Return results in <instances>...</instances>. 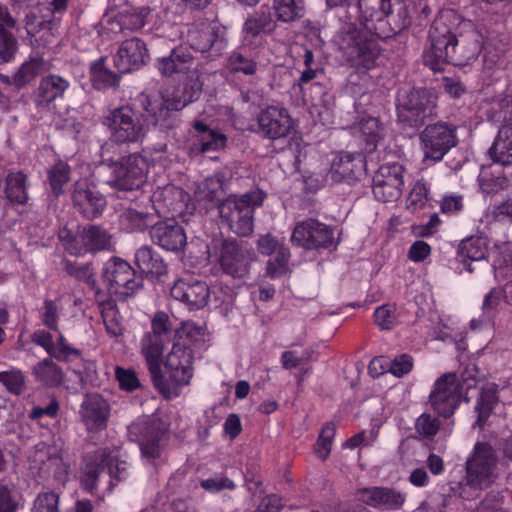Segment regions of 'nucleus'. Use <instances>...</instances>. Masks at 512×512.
Returning <instances> with one entry per match:
<instances>
[{
    "instance_id": "bb28decb",
    "label": "nucleus",
    "mask_w": 512,
    "mask_h": 512,
    "mask_svg": "<svg viewBox=\"0 0 512 512\" xmlns=\"http://www.w3.org/2000/svg\"><path fill=\"white\" fill-rule=\"evenodd\" d=\"M193 66L194 57L190 48L182 45L172 48L168 55L159 56L157 59V68L163 76L187 73Z\"/></svg>"
},
{
    "instance_id": "4be33fe9",
    "label": "nucleus",
    "mask_w": 512,
    "mask_h": 512,
    "mask_svg": "<svg viewBox=\"0 0 512 512\" xmlns=\"http://www.w3.org/2000/svg\"><path fill=\"white\" fill-rule=\"evenodd\" d=\"M188 41L190 48L201 53H210L212 58L222 55L227 46L224 28L217 24L189 30Z\"/></svg>"
},
{
    "instance_id": "69168bd1",
    "label": "nucleus",
    "mask_w": 512,
    "mask_h": 512,
    "mask_svg": "<svg viewBox=\"0 0 512 512\" xmlns=\"http://www.w3.org/2000/svg\"><path fill=\"white\" fill-rule=\"evenodd\" d=\"M150 13V7H140L136 12L126 17V24L131 30H139L146 25V19Z\"/></svg>"
},
{
    "instance_id": "ddd939ff",
    "label": "nucleus",
    "mask_w": 512,
    "mask_h": 512,
    "mask_svg": "<svg viewBox=\"0 0 512 512\" xmlns=\"http://www.w3.org/2000/svg\"><path fill=\"white\" fill-rule=\"evenodd\" d=\"M424 160L438 162L457 144L456 127L445 122L427 125L420 134Z\"/></svg>"
},
{
    "instance_id": "dca6fc26",
    "label": "nucleus",
    "mask_w": 512,
    "mask_h": 512,
    "mask_svg": "<svg viewBox=\"0 0 512 512\" xmlns=\"http://www.w3.org/2000/svg\"><path fill=\"white\" fill-rule=\"evenodd\" d=\"M293 245L306 250L328 249L335 246L334 231L329 226L315 220L307 219L299 222L291 235Z\"/></svg>"
},
{
    "instance_id": "052dcab7",
    "label": "nucleus",
    "mask_w": 512,
    "mask_h": 512,
    "mask_svg": "<svg viewBox=\"0 0 512 512\" xmlns=\"http://www.w3.org/2000/svg\"><path fill=\"white\" fill-rule=\"evenodd\" d=\"M0 382L7 390L15 395H19L24 390V377L21 372H0Z\"/></svg>"
},
{
    "instance_id": "a211bd4d",
    "label": "nucleus",
    "mask_w": 512,
    "mask_h": 512,
    "mask_svg": "<svg viewBox=\"0 0 512 512\" xmlns=\"http://www.w3.org/2000/svg\"><path fill=\"white\" fill-rule=\"evenodd\" d=\"M429 401L440 416L447 418L454 413L461 402L455 373H445L437 379Z\"/></svg>"
},
{
    "instance_id": "37998d69",
    "label": "nucleus",
    "mask_w": 512,
    "mask_h": 512,
    "mask_svg": "<svg viewBox=\"0 0 512 512\" xmlns=\"http://www.w3.org/2000/svg\"><path fill=\"white\" fill-rule=\"evenodd\" d=\"M45 62L40 58H33L23 63L13 76L12 83L22 89L32 80L41 75L45 71Z\"/></svg>"
},
{
    "instance_id": "c03bdc74",
    "label": "nucleus",
    "mask_w": 512,
    "mask_h": 512,
    "mask_svg": "<svg viewBox=\"0 0 512 512\" xmlns=\"http://www.w3.org/2000/svg\"><path fill=\"white\" fill-rule=\"evenodd\" d=\"M64 271L78 281L85 282L91 288L96 289L95 272L92 263L77 264L75 262L64 260Z\"/></svg>"
},
{
    "instance_id": "0eeeda50",
    "label": "nucleus",
    "mask_w": 512,
    "mask_h": 512,
    "mask_svg": "<svg viewBox=\"0 0 512 512\" xmlns=\"http://www.w3.org/2000/svg\"><path fill=\"white\" fill-rule=\"evenodd\" d=\"M103 125L110 132V140L117 145L141 143L147 134L144 122L129 105L110 110Z\"/></svg>"
},
{
    "instance_id": "72a5a7b5",
    "label": "nucleus",
    "mask_w": 512,
    "mask_h": 512,
    "mask_svg": "<svg viewBox=\"0 0 512 512\" xmlns=\"http://www.w3.org/2000/svg\"><path fill=\"white\" fill-rule=\"evenodd\" d=\"M132 429L141 433L139 440L142 456L148 460H154L160 456L159 442L163 435L158 425L154 422L143 425H134Z\"/></svg>"
},
{
    "instance_id": "1a4fd4ad",
    "label": "nucleus",
    "mask_w": 512,
    "mask_h": 512,
    "mask_svg": "<svg viewBox=\"0 0 512 512\" xmlns=\"http://www.w3.org/2000/svg\"><path fill=\"white\" fill-rule=\"evenodd\" d=\"M111 169L107 184L117 191H133L145 182L148 162L141 154L133 153L114 162Z\"/></svg>"
},
{
    "instance_id": "de8ad7c7",
    "label": "nucleus",
    "mask_w": 512,
    "mask_h": 512,
    "mask_svg": "<svg viewBox=\"0 0 512 512\" xmlns=\"http://www.w3.org/2000/svg\"><path fill=\"white\" fill-rule=\"evenodd\" d=\"M414 428L420 438L432 440L440 429V421L428 413H423L416 419Z\"/></svg>"
},
{
    "instance_id": "6e6552de",
    "label": "nucleus",
    "mask_w": 512,
    "mask_h": 512,
    "mask_svg": "<svg viewBox=\"0 0 512 512\" xmlns=\"http://www.w3.org/2000/svg\"><path fill=\"white\" fill-rule=\"evenodd\" d=\"M211 248L218 254L221 269L233 278H243L249 272L253 253L242 241L234 238L213 239Z\"/></svg>"
},
{
    "instance_id": "20e7f679",
    "label": "nucleus",
    "mask_w": 512,
    "mask_h": 512,
    "mask_svg": "<svg viewBox=\"0 0 512 512\" xmlns=\"http://www.w3.org/2000/svg\"><path fill=\"white\" fill-rule=\"evenodd\" d=\"M200 94L201 84L191 80L182 90H177L172 97L151 101L148 96H143L141 103L147 116L152 117L153 125L170 130L178 124L177 112L197 100Z\"/></svg>"
},
{
    "instance_id": "2eb2a0df",
    "label": "nucleus",
    "mask_w": 512,
    "mask_h": 512,
    "mask_svg": "<svg viewBox=\"0 0 512 512\" xmlns=\"http://www.w3.org/2000/svg\"><path fill=\"white\" fill-rule=\"evenodd\" d=\"M112 248V235L99 225L84 226L65 242V249L75 256L97 253Z\"/></svg>"
},
{
    "instance_id": "774afa93",
    "label": "nucleus",
    "mask_w": 512,
    "mask_h": 512,
    "mask_svg": "<svg viewBox=\"0 0 512 512\" xmlns=\"http://www.w3.org/2000/svg\"><path fill=\"white\" fill-rule=\"evenodd\" d=\"M504 496L500 492H490L481 501V510L485 512H497L503 509Z\"/></svg>"
},
{
    "instance_id": "9d476101",
    "label": "nucleus",
    "mask_w": 512,
    "mask_h": 512,
    "mask_svg": "<svg viewBox=\"0 0 512 512\" xmlns=\"http://www.w3.org/2000/svg\"><path fill=\"white\" fill-rule=\"evenodd\" d=\"M102 280L110 294L131 296L143 286V277L125 260L112 257L103 268Z\"/></svg>"
},
{
    "instance_id": "39448f33",
    "label": "nucleus",
    "mask_w": 512,
    "mask_h": 512,
    "mask_svg": "<svg viewBox=\"0 0 512 512\" xmlns=\"http://www.w3.org/2000/svg\"><path fill=\"white\" fill-rule=\"evenodd\" d=\"M437 95L427 88L400 89L396 97L397 118L406 127L417 128L437 115Z\"/></svg>"
},
{
    "instance_id": "603ef678",
    "label": "nucleus",
    "mask_w": 512,
    "mask_h": 512,
    "mask_svg": "<svg viewBox=\"0 0 512 512\" xmlns=\"http://www.w3.org/2000/svg\"><path fill=\"white\" fill-rule=\"evenodd\" d=\"M360 130L366 137L369 145L376 147L379 140L384 137V127L380 124L379 120L374 117H368L361 121Z\"/></svg>"
},
{
    "instance_id": "412c9836",
    "label": "nucleus",
    "mask_w": 512,
    "mask_h": 512,
    "mask_svg": "<svg viewBox=\"0 0 512 512\" xmlns=\"http://www.w3.org/2000/svg\"><path fill=\"white\" fill-rule=\"evenodd\" d=\"M259 133L265 138L278 140L287 137L294 128L288 110L283 107L269 106L258 114Z\"/></svg>"
},
{
    "instance_id": "e2e57ef3",
    "label": "nucleus",
    "mask_w": 512,
    "mask_h": 512,
    "mask_svg": "<svg viewBox=\"0 0 512 512\" xmlns=\"http://www.w3.org/2000/svg\"><path fill=\"white\" fill-rule=\"evenodd\" d=\"M58 317L59 311L56 303L53 300L46 299L41 312V319L43 324L51 330H57Z\"/></svg>"
},
{
    "instance_id": "4468645a",
    "label": "nucleus",
    "mask_w": 512,
    "mask_h": 512,
    "mask_svg": "<svg viewBox=\"0 0 512 512\" xmlns=\"http://www.w3.org/2000/svg\"><path fill=\"white\" fill-rule=\"evenodd\" d=\"M106 467L110 477L117 480L124 479L127 474L126 462L117 460L108 449H98L87 454L85 456L84 475L81 480L83 487L88 491H92L96 487L100 473Z\"/></svg>"
},
{
    "instance_id": "b1692460",
    "label": "nucleus",
    "mask_w": 512,
    "mask_h": 512,
    "mask_svg": "<svg viewBox=\"0 0 512 512\" xmlns=\"http://www.w3.org/2000/svg\"><path fill=\"white\" fill-rule=\"evenodd\" d=\"M150 235L155 244L171 252H180L187 244L184 228L173 218L157 221Z\"/></svg>"
},
{
    "instance_id": "bf43d9fd",
    "label": "nucleus",
    "mask_w": 512,
    "mask_h": 512,
    "mask_svg": "<svg viewBox=\"0 0 512 512\" xmlns=\"http://www.w3.org/2000/svg\"><path fill=\"white\" fill-rule=\"evenodd\" d=\"M375 323L383 330L392 329L396 323V316L393 307L383 305L374 312Z\"/></svg>"
},
{
    "instance_id": "7ed1b4c3",
    "label": "nucleus",
    "mask_w": 512,
    "mask_h": 512,
    "mask_svg": "<svg viewBox=\"0 0 512 512\" xmlns=\"http://www.w3.org/2000/svg\"><path fill=\"white\" fill-rule=\"evenodd\" d=\"M265 193L256 190L247 192L240 197L229 196L219 199L217 190H210L205 197L208 201H216L221 223L238 236H249L254 229V208L261 206Z\"/></svg>"
},
{
    "instance_id": "0e129e2a",
    "label": "nucleus",
    "mask_w": 512,
    "mask_h": 512,
    "mask_svg": "<svg viewBox=\"0 0 512 512\" xmlns=\"http://www.w3.org/2000/svg\"><path fill=\"white\" fill-rule=\"evenodd\" d=\"M200 485L203 489H205L208 492L216 493L220 492L224 489H234L235 484L234 482L227 478V477H212L205 480H202L200 482Z\"/></svg>"
},
{
    "instance_id": "680f3d73",
    "label": "nucleus",
    "mask_w": 512,
    "mask_h": 512,
    "mask_svg": "<svg viewBox=\"0 0 512 512\" xmlns=\"http://www.w3.org/2000/svg\"><path fill=\"white\" fill-rule=\"evenodd\" d=\"M388 371L396 377H402L411 371L413 367V359L410 355L401 354L396 356L394 360L390 361Z\"/></svg>"
},
{
    "instance_id": "5701e85b",
    "label": "nucleus",
    "mask_w": 512,
    "mask_h": 512,
    "mask_svg": "<svg viewBox=\"0 0 512 512\" xmlns=\"http://www.w3.org/2000/svg\"><path fill=\"white\" fill-rule=\"evenodd\" d=\"M171 296L184 303L191 310L207 305L210 289L207 283L196 279H178L170 290Z\"/></svg>"
},
{
    "instance_id": "6e6d98bb",
    "label": "nucleus",
    "mask_w": 512,
    "mask_h": 512,
    "mask_svg": "<svg viewBox=\"0 0 512 512\" xmlns=\"http://www.w3.org/2000/svg\"><path fill=\"white\" fill-rule=\"evenodd\" d=\"M59 496L54 492L40 494L33 507V512H58Z\"/></svg>"
},
{
    "instance_id": "f257e3e1",
    "label": "nucleus",
    "mask_w": 512,
    "mask_h": 512,
    "mask_svg": "<svg viewBox=\"0 0 512 512\" xmlns=\"http://www.w3.org/2000/svg\"><path fill=\"white\" fill-rule=\"evenodd\" d=\"M391 0H357L348 4L342 36V49L350 64L371 69L380 54L379 39L389 38Z\"/></svg>"
},
{
    "instance_id": "49530a36",
    "label": "nucleus",
    "mask_w": 512,
    "mask_h": 512,
    "mask_svg": "<svg viewBox=\"0 0 512 512\" xmlns=\"http://www.w3.org/2000/svg\"><path fill=\"white\" fill-rule=\"evenodd\" d=\"M70 179V167L59 161L48 170V180L52 192L58 196L63 193V187Z\"/></svg>"
},
{
    "instance_id": "c9c22d12",
    "label": "nucleus",
    "mask_w": 512,
    "mask_h": 512,
    "mask_svg": "<svg viewBox=\"0 0 512 512\" xmlns=\"http://www.w3.org/2000/svg\"><path fill=\"white\" fill-rule=\"evenodd\" d=\"M27 176L22 171L10 172L5 178L4 193L13 205H25L28 202Z\"/></svg>"
},
{
    "instance_id": "cd10ccee",
    "label": "nucleus",
    "mask_w": 512,
    "mask_h": 512,
    "mask_svg": "<svg viewBox=\"0 0 512 512\" xmlns=\"http://www.w3.org/2000/svg\"><path fill=\"white\" fill-rule=\"evenodd\" d=\"M160 216L159 207H129L120 216L124 229L128 232H142L156 224Z\"/></svg>"
},
{
    "instance_id": "4d7b16f0",
    "label": "nucleus",
    "mask_w": 512,
    "mask_h": 512,
    "mask_svg": "<svg viewBox=\"0 0 512 512\" xmlns=\"http://www.w3.org/2000/svg\"><path fill=\"white\" fill-rule=\"evenodd\" d=\"M480 187L486 194L496 193L508 186V179L505 176H488L482 173L479 177Z\"/></svg>"
},
{
    "instance_id": "79ce46f5",
    "label": "nucleus",
    "mask_w": 512,
    "mask_h": 512,
    "mask_svg": "<svg viewBox=\"0 0 512 512\" xmlns=\"http://www.w3.org/2000/svg\"><path fill=\"white\" fill-rule=\"evenodd\" d=\"M275 27L274 20L267 8L260 7L244 23L243 31L252 36H258L261 33L271 32Z\"/></svg>"
},
{
    "instance_id": "8fccbe9b",
    "label": "nucleus",
    "mask_w": 512,
    "mask_h": 512,
    "mask_svg": "<svg viewBox=\"0 0 512 512\" xmlns=\"http://www.w3.org/2000/svg\"><path fill=\"white\" fill-rule=\"evenodd\" d=\"M18 50V41L11 29L0 30V63L11 61Z\"/></svg>"
},
{
    "instance_id": "338daca9",
    "label": "nucleus",
    "mask_w": 512,
    "mask_h": 512,
    "mask_svg": "<svg viewBox=\"0 0 512 512\" xmlns=\"http://www.w3.org/2000/svg\"><path fill=\"white\" fill-rule=\"evenodd\" d=\"M446 498L443 495H431L416 510V512H443L447 506Z\"/></svg>"
},
{
    "instance_id": "423d86ee",
    "label": "nucleus",
    "mask_w": 512,
    "mask_h": 512,
    "mask_svg": "<svg viewBox=\"0 0 512 512\" xmlns=\"http://www.w3.org/2000/svg\"><path fill=\"white\" fill-rule=\"evenodd\" d=\"M182 332L187 334L185 339L173 343L172 350L167 356L165 367L169 373V379H166L175 391L178 392V387L189 384L193 376V352L190 346V339L192 335H203V329L194 324H184Z\"/></svg>"
},
{
    "instance_id": "13d9d810",
    "label": "nucleus",
    "mask_w": 512,
    "mask_h": 512,
    "mask_svg": "<svg viewBox=\"0 0 512 512\" xmlns=\"http://www.w3.org/2000/svg\"><path fill=\"white\" fill-rule=\"evenodd\" d=\"M386 20L390 23L388 26V30L391 31L389 38L407 28L411 23L408 11L405 7L399 8L397 16L392 15L391 11Z\"/></svg>"
},
{
    "instance_id": "a18cd8bd",
    "label": "nucleus",
    "mask_w": 512,
    "mask_h": 512,
    "mask_svg": "<svg viewBox=\"0 0 512 512\" xmlns=\"http://www.w3.org/2000/svg\"><path fill=\"white\" fill-rule=\"evenodd\" d=\"M497 403L496 391L483 389L477 399L475 410L477 412L476 424L481 428L486 424L495 404Z\"/></svg>"
},
{
    "instance_id": "09e8293b",
    "label": "nucleus",
    "mask_w": 512,
    "mask_h": 512,
    "mask_svg": "<svg viewBox=\"0 0 512 512\" xmlns=\"http://www.w3.org/2000/svg\"><path fill=\"white\" fill-rule=\"evenodd\" d=\"M267 262V273L271 277H278L285 273L288 261L290 259V251L287 247H279Z\"/></svg>"
},
{
    "instance_id": "4c0bfd02",
    "label": "nucleus",
    "mask_w": 512,
    "mask_h": 512,
    "mask_svg": "<svg viewBox=\"0 0 512 512\" xmlns=\"http://www.w3.org/2000/svg\"><path fill=\"white\" fill-rule=\"evenodd\" d=\"M105 62L106 57H100L90 65V80L93 87L99 91L115 89L120 83V75L109 70Z\"/></svg>"
},
{
    "instance_id": "e433bc0d",
    "label": "nucleus",
    "mask_w": 512,
    "mask_h": 512,
    "mask_svg": "<svg viewBox=\"0 0 512 512\" xmlns=\"http://www.w3.org/2000/svg\"><path fill=\"white\" fill-rule=\"evenodd\" d=\"M198 133L197 138L202 153L219 151L227 145V136L215 129L210 128L203 121H195L193 125Z\"/></svg>"
},
{
    "instance_id": "393cba45",
    "label": "nucleus",
    "mask_w": 512,
    "mask_h": 512,
    "mask_svg": "<svg viewBox=\"0 0 512 512\" xmlns=\"http://www.w3.org/2000/svg\"><path fill=\"white\" fill-rule=\"evenodd\" d=\"M356 496L362 503L379 510H397L405 502V495L390 487L361 488Z\"/></svg>"
},
{
    "instance_id": "7c9ffc66",
    "label": "nucleus",
    "mask_w": 512,
    "mask_h": 512,
    "mask_svg": "<svg viewBox=\"0 0 512 512\" xmlns=\"http://www.w3.org/2000/svg\"><path fill=\"white\" fill-rule=\"evenodd\" d=\"M488 154L494 163L512 165V122L500 127Z\"/></svg>"
},
{
    "instance_id": "9b49d317",
    "label": "nucleus",
    "mask_w": 512,
    "mask_h": 512,
    "mask_svg": "<svg viewBox=\"0 0 512 512\" xmlns=\"http://www.w3.org/2000/svg\"><path fill=\"white\" fill-rule=\"evenodd\" d=\"M497 456L492 446L478 442L466 462V479L474 488H487L496 478Z\"/></svg>"
},
{
    "instance_id": "473e14b6",
    "label": "nucleus",
    "mask_w": 512,
    "mask_h": 512,
    "mask_svg": "<svg viewBox=\"0 0 512 512\" xmlns=\"http://www.w3.org/2000/svg\"><path fill=\"white\" fill-rule=\"evenodd\" d=\"M487 253L488 244L484 237L466 238L458 246V257L470 273L474 271L471 263L485 260Z\"/></svg>"
},
{
    "instance_id": "3c124183",
    "label": "nucleus",
    "mask_w": 512,
    "mask_h": 512,
    "mask_svg": "<svg viewBox=\"0 0 512 512\" xmlns=\"http://www.w3.org/2000/svg\"><path fill=\"white\" fill-rule=\"evenodd\" d=\"M335 431V425L332 422H328L324 425L321 433L319 434L315 447V453L322 460H325L330 454Z\"/></svg>"
},
{
    "instance_id": "ea45409f",
    "label": "nucleus",
    "mask_w": 512,
    "mask_h": 512,
    "mask_svg": "<svg viewBox=\"0 0 512 512\" xmlns=\"http://www.w3.org/2000/svg\"><path fill=\"white\" fill-rule=\"evenodd\" d=\"M32 372L36 380L47 387L60 386L64 380L62 368L49 358L39 361Z\"/></svg>"
},
{
    "instance_id": "f3484780",
    "label": "nucleus",
    "mask_w": 512,
    "mask_h": 512,
    "mask_svg": "<svg viewBox=\"0 0 512 512\" xmlns=\"http://www.w3.org/2000/svg\"><path fill=\"white\" fill-rule=\"evenodd\" d=\"M404 169L398 163L382 165L373 177L372 191L380 202H392L400 198Z\"/></svg>"
},
{
    "instance_id": "c756f323",
    "label": "nucleus",
    "mask_w": 512,
    "mask_h": 512,
    "mask_svg": "<svg viewBox=\"0 0 512 512\" xmlns=\"http://www.w3.org/2000/svg\"><path fill=\"white\" fill-rule=\"evenodd\" d=\"M189 195L181 188L174 185H166L162 188H157L153 192L150 201L151 207H159L160 214L165 213L164 208L169 212L181 213L186 206Z\"/></svg>"
},
{
    "instance_id": "a19ab883",
    "label": "nucleus",
    "mask_w": 512,
    "mask_h": 512,
    "mask_svg": "<svg viewBox=\"0 0 512 512\" xmlns=\"http://www.w3.org/2000/svg\"><path fill=\"white\" fill-rule=\"evenodd\" d=\"M229 68L234 73H243L248 76L256 74L258 63L250 48H239L232 52L228 59Z\"/></svg>"
},
{
    "instance_id": "c85d7f7f",
    "label": "nucleus",
    "mask_w": 512,
    "mask_h": 512,
    "mask_svg": "<svg viewBox=\"0 0 512 512\" xmlns=\"http://www.w3.org/2000/svg\"><path fill=\"white\" fill-rule=\"evenodd\" d=\"M70 87V82L57 74L42 77L34 91V103L37 107H47L58 98H62Z\"/></svg>"
},
{
    "instance_id": "f03ea898",
    "label": "nucleus",
    "mask_w": 512,
    "mask_h": 512,
    "mask_svg": "<svg viewBox=\"0 0 512 512\" xmlns=\"http://www.w3.org/2000/svg\"><path fill=\"white\" fill-rule=\"evenodd\" d=\"M458 33H452L443 18L436 19L430 30V47L423 58L434 71H443L445 64L462 66L480 54L484 36L473 22L463 21Z\"/></svg>"
},
{
    "instance_id": "58836bf2",
    "label": "nucleus",
    "mask_w": 512,
    "mask_h": 512,
    "mask_svg": "<svg viewBox=\"0 0 512 512\" xmlns=\"http://www.w3.org/2000/svg\"><path fill=\"white\" fill-rule=\"evenodd\" d=\"M272 8L278 21L293 23L306 14L305 0H272Z\"/></svg>"
},
{
    "instance_id": "aec40b11",
    "label": "nucleus",
    "mask_w": 512,
    "mask_h": 512,
    "mask_svg": "<svg viewBox=\"0 0 512 512\" xmlns=\"http://www.w3.org/2000/svg\"><path fill=\"white\" fill-rule=\"evenodd\" d=\"M149 58L146 43L138 37H131L119 45L114 56V66L119 74L130 73L145 66Z\"/></svg>"
},
{
    "instance_id": "5fc2aeb1",
    "label": "nucleus",
    "mask_w": 512,
    "mask_h": 512,
    "mask_svg": "<svg viewBox=\"0 0 512 512\" xmlns=\"http://www.w3.org/2000/svg\"><path fill=\"white\" fill-rule=\"evenodd\" d=\"M151 327L150 333L170 340L172 324L166 312L158 311L152 319Z\"/></svg>"
},
{
    "instance_id": "2f4dec72",
    "label": "nucleus",
    "mask_w": 512,
    "mask_h": 512,
    "mask_svg": "<svg viewBox=\"0 0 512 512\" xmlns=\"http://www.w3.org/2000/svg\"><path fill=\"white\" fill-rule=\"evenodd\" d=\"M135 264L140 274L148 277H160L167 272L163 258L150 246H142L135 253Z\"/></svg>"
},
{
    "instance_id": "f8f14e48",
    "label": "nucleus",
    "mask_w": 512,
    "mask_h": 512,
    "mask_svg": "<svg viewBox=\"0 0 512 512\" xmlns=\"http://www.w3.org/2000/svg\"><path fill=\"white\" fill-rule=\"evenodd\" d=\"M169 341L170 340L166 338L150 332L146 333L141 340V351L145 357L153 385L166 399H171L179 394V392L175 391L172 385L166 381L160 365L164 346Z\"/></svg>"
},
{
    "instance_id": "864d4df0",
    "label": "nucleus",
    "mask_w": 512,
    "mask_h": 512,
    "mask_svg": "<svg viewBox=\"0 0 512 512\" xmlns=\"http://www.w3.org/2000/svg\"><path fill=\"white\" fill-rule=\"evenodd\" d=\"M115 377L122 390L134 391L141 385L136 372L132 369H125L117 366L115 368Z\"/></svg>"
},
{
    "instance_id": "f704fd0d",
    "label": "nucleus",
    "mask_w": 512,
    "mask_h": 512,
    "mask_svg": "<svg viewBox=\"0 0 512 512\" xmlns=\"http://www.w3.org/2000/svg\"><path fill=\"white\" fill-rule=\"evenodd\" d=\"M363 158L360 154L352 155L340 153L332 161L329 175L335 182L352 178L356 170L362 166Z\"/></svg>"
},
{
    "instance_id": "a878e982",
    "label": "nucleus",
    "mask_w": 512,
    "mask_h": 512,
    "mask_svg": "<svg viewBox=\"0 0 512 512\" xmlns=\"http://www.w3.org/2000/svg\"><path fill=\"white\" fill-rule=\"evenodd\" d=\"M79 413L89 431H100L107 426L110 406L101 395L87 394Z\"/></svg>"
},
{
    "instance_id": "6ab92c4d",
    "label": "nucleus",
    "mask_w": 512,
    "mask_h": 512,
    "mask_svg": "<svg viewBox=\"0 0 512 512\" xmlns=\"http://www.w3.org/2000/svg\"><path fill=\"white\" fill-rule=\"evenodd\" d=\"M71 199L73 207L87 220L98 218L106 207L105 197L86 180L74 183Z\"/></svg>"
}]
</instances>
